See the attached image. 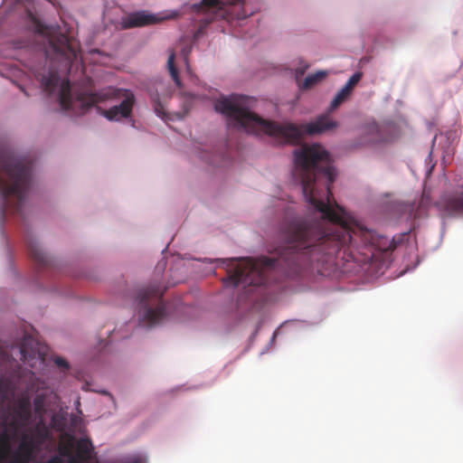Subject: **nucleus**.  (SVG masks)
<instances>
[{
	"label": "nucleus",
	"instance_id": "1",
	"mask_svg": "<svg viewBox=\"0 0 463 463\" xmlns=\"http://www.w3.org/2000/svg\"><path fill=\"white\" fill-rule=\"evenodd\" d=\"M294 157V176L301 184L305 199L328 222L295 218L283 223L279 235L285 246L278 250L277 258L222 260L229 274L225 284L245 288L266 285L273 272L294 279L330 262L341 252L342 259L357 260L355 252L362 249L382 250L376 234L347 216L335 201L330 185L336 170L329 153L319 144L303 145L295 149ZM396 247L393 239L383 250L392 251Z\"/></svg>",
	"mask_w": 463,
	"mask_h": 463
},
{
	"label": "nucleus",
	"instance_id": "2",
	"mask_svg": "<svg viewBox=\"0 0 463 463\" xmlns=\"http://www.w3.org/2000/svg\"><path fill=\"white\" fill-rule=\"evenodd\" d=\"M247 99L244 96L232 95L215 102L216 111L232 119L248 133L260 135L261 133L279 138L283 142H297L304 133L320 134L337 127V122L328 115H322L316 121L297 126L292 123L278 124L265 120L251 112L246 107Z\"/></svg>",
	"mask_w": 463,
	"mask_h": 463
},
{
	"label": "nucleus",
	"instance_id": "3",
	"mask_svg": "<svg viewBox=\"0 0 463 463\" xmlns=\"http://www.w3.org/2000/svg\"><path fill=\"white\" fill-rule=\"evenodd\" d=\"M119 99L122 100L118 105H115L109 109L97 107L99 114L109 121H119L131 117L136 98L130 90L109 86L96 92L80 91L72 96L69 80H63L59 94V102L61 109L71 110L76 115L85 114L98 103Z\"/></svg>",
	"mask_w": 463,
	"mask_h": 463
},
{
	"label": "nucleus",
	"instance_id": "4",
	"mask_svg": "<svg viewBox=\"0 0 463 463\" xmlns=\"http://www.w3.org/2000/svg\"><path fill=\"white\" fill-rule=\"evenodd\" d=\"M32 162L16 156L6 147L0 148V195L1 213H17L25 201L31 183Z\"/></svg>",
	"mask_w": 463,
	"mask_h": 463
},
{
	"label": "nucleus",
	"instance_id": "5",
	"mask_svg": "<svg viewBox=\"0 0 463 463\" xmlns=\"http://www.w3.org/2000/svg\"><path fill=\"white\" fill-rule=\"evenodd\" d=\"M165 288L159 283H152L139 290L137 300L140 320L147 326L163 322L166 316L163 301Z\"/></svg>",
	"mask_w": 463,
	"mask_h": 463
},
{
	"label": "nucleus",
	"instance_id": "6",
	"mask_svg": "<svg viewBox=\"0 0 463 463\" xmlns=\"http://www.w3.org/2000/svg\"><path fill=\"white\" fill-rule=\"evenodd\" d=\"M226 5L242 6L243 2L241 0H202L199 4L192 5V10L197 14H205L207 17L203 21L209 24L219 16L224 17L231 12L226 10Z\"/></svg>",
	"mask_w": 463,
	"mask_h": 463
},
{
	"label": "nucleus",
	"instance_id": "7",
	"mask_svg": "<svg viewBox=\"0 0 463 463\" xmlns=\"http://www.w3.org/2000/svg\"><path fill=\"white\" fill-rule=\"evenodd\" d=\"M50 47L52 52L66 63L71 64L77 58L79 43L73 38L64 33L53 35L49 39Z\"/></svg>",
	"mask_w": 463,
	"mask_h": 463
},
{
	"label": "nucleus",
	"instance_id": "8",
	"mask_svg": "<svg viewBox=\"0 0 463 463\" xmlns=\"http://www.w3.org/2000/svg\"><path fill=\"white\" fill-rule=\"evenodd\" d=\"M436 205L444 215L463 216V190L444 193Z\"/></svg>",
	"mask_w": 463,
	"mask_h": 463
},
{
	"label": "nucleus",
	"instance_id": "9",
	"mask_svg": "<svg viewBox=\"0 0 463 463\" xmlns=\"http://www.w3.org/2000/svg\"><path fill=\"white\" fill-rule=\"evenodd\" d=\"M162 21L163 18L156 14H150L146 11H138L123 17L120 24L122 29H130L156 24Z\"/></svg>",
	"mask_w": 463,
	"mask_h": 463
},
{
	"label": "nucleus",
	"instance_id": "10",
	"mask_svg": "<svg viewBox=\"0 0 463 463\" xmlns=\"http://www.w3.org/2000/svg\"><path fill=\"white\" fill-rule=\"evenodd\" d=\"M10 430H13L14 435L17 430V424L15 420H10L9 410L1 411L0 420V450L7 452L11 448V440L13 435L10 433Z\"/></svg>",
	"mask_w": 463,
	"mask_h": 463
},
{
	"label": "nucleus",
	"instance_id": "11",
	"mask_svg": "<svg viewBox=\"0 0 463 463\" xmlns=\"http://www.w3.org/2000/svg\"><path fill=\"white\" fill-rule=\"evenodd\" d=\"M38 447L33 436L24 435L12 463H28L33 458L35 448Z\"/></svg>",
	"mask_w": 463,
	"mask_h": 463
},
{
	"label": "nucleus",
	"instance_id": "12",
	"mask_svg": "<svg viewBox=\"0 0 463 463\" xmlns=\"http://www.w3.org/2000/svg\"><path fill=\"white\" fill-rule=\"evenodd\" d=\"M28 250L32 259L40 266L46 267L49 264L48 256L42 250L41 246L36 241L28 242Z\"/></svg>",
	"mask_w": 463,
	"mask_h": 463
},
{
	"label": "nucleus",
	"instance_id": "13",
	"mask_svg": "<svg viewBox=\"0 0 463 463\" xmlns=\"http://www.w3.org/2000/svg\"><path fill=\"white\" fill-rule=\"evenodd\" d=\"M60 82V77L56 71H50L46 75H43L41 83L43 90L49 94L52 93Z\"/></svg>",
	"mask_w": 463,
	"mask_h": 463
},
{
	"label": "nucleus",
	"instance_id": "14",
	"mask_svg": "<svg viewBox=\"0 0 463 463\" xmlns=\"http://www.w3.org/2000/svg\"><path fill=\"white\" fill-rule=\"evenodd\" d=\"M77 455L80 459H89L93 451V445L90 439L81 438L76 443Z\"/></svg>",
	"mask_w": 463,
	"mask_h": 463
},
{
	"label": "nucleus",
	"instance_id": "15",
	"mask_svg": "<svg viewBox=\"0 0 463 463\" xmlns=\"http://www.w3.org/2000/svg\"><path fill=\"white\" fill-rule=\"evenodd\" d=\"M327 76V71H318L314 74L308 75L299 86L301 90H309L322 81Z\"/></svg>",
	"mask_w": 463,
	"mask_h": 463
},
{
	"label": "nucleus",
	"instance_id": "16",
	"mask_svg": "<svg viewBox=\"0 0 463 463\" xmlns=\"http://www.w3.org/2000/svg\"><path fill=\"white\" fill-rule=\"evenodd\" d=\"M31 402L29 399H21L18 402L15 413L22 420H28L31 417Z\"/></svg>",
	"mask_w": 463,
	"mask_h": 463
},
{
	"label": "nucleus",
	"instance_id": "17",
	"mask_svg": "<svg viewBox=\"0 0 463 463\" xmlns=\"http://www.w3.org/2000/svg\"><path fill=\"white\" fill-rule=\"evenodd\" d=\"M352 91L348 90L345 87H343L333 99L329 111L336 109L341 104H343L351 96Z\"/></svg>",
	"mask_w": 463,
	"mask_h": 463
},
{
	"label": "nucleus",
	"instance_id": "18",
	"mask_svg": "<svg viewBox=\"0 0 463 463\" xmlns=\"http://www.w3.org/2000/svg\"><path fill=\"white\" fill-rule=\"evenodd\" d=\"M175 53L174 52H172L168 57V61H167V67H168V71L170 72V75L172 77V79L174 80V81L175 82V84L180 87L181 86V80L179 78V73H178V70L175 64Z\"/></svg>",
	"mask_w": 463,
	"mask_h": 463
},
{
	"label": "nucleus",
	"instance_id": "19",
	"mask_svg": "<svg viewBox=\"0 0 463 463\" xmlns=\"http://www.w3.org/2000/svg\"><path fill=\"white\" fill-rule=\"evenodd\" d=\"M33 342V340L31 337L25 336L23 339L20 353H21V359L25 362L29 358L33 357L35 355V352L33 350L28 349V345H31Z\"/></svg>",
	"mask_w": 463,
	"mask_h": 463
},
{
	"label": "nucleus",
	"instance_id": "20",
	"mask_svg": "<svg viewBox=\"0 0 463 463\" xmlns=\"http://www.w3.org/2000/svg\"><path fill=\"white\" fill-rule=\"evenodd\" d=\"M36 437L34 439H36V444L40 446L45 439L49 438V430L44 425L38 424L36 426Z\"/></svg>",
	"mask_w": 463,
	"mask_h": 463
},
{
	"label": "nucleus",
	"instance_id": "21",
	"mask_svg": "<svg viewBox=\"0 0 463 463\" xmlns=\"http://www.w3.org/2000/svg\"><path fill=\"white\" fill-rule=\"evenodd\" d=\"M363 77V73L358 71L354 73L347 82L345 84L344 87H345L348 90L353 92L354 88L356 86V84L361 80Z\"/></svg>",
	"mask_w": 463,
	"mask_h": 463
},
{
	"label": "nucleus",
	"instance_id": "22",
	"mask_svg": "<svg viewBox=\"0 0 463 463\" xmlns=\"http://www.w3.org/2000/svg\"><path fill=\"white\" fill-rule=\"evenodd\" d=\"M74 438L72 436L70 437V440L67 444H61L59 447V452L61 456H70L71 453V449L73 448Z\"/></svg>",
	"mask_w": 463,
	"mask_h": 463
},
{
	"label": "nucleus",
	"instance_id": "23",
	"mask_svg": "<svg viewBox=\"0 0 463 463\" xmlns=\"http://www.w3.org/2000/svg\"><path fill=\"white\" fill-rule=\"evenodd\" d=\"M34 410L37 413L42 414L44 412V396L37 395L34 399Z\"/></svg>",
	"mask_w": 463,
	"mask_h": 463
},
{
	"label": "nucleus",
	"instance_id": "24",
	"mask_svg": "<svg viewBox=\"0 0 463 463\" xmlns=\"http://www.w3.org/2000/svg\"><path fill=\"white\" fill-rule=\"evenodd\" d=\"M54 363L59 367H62L63 369H66V370L69 369V367H70L68 362L61 357H56L54 359Z\"/></svg>",
	"mask_w": 463,
	"mask_h": 463
},
{
	"label": "nucleus",
	"instance_id": "25",
	"mask_svg": "<svg viewBox=\"0 0 463 463\" xmlns=\"http://www.w3.org/2000/svg\"><path fill=\"white\" fill-rule=\"evenodd\" d=\"M125 463H144V459L141 456H131L129 457Z\"/></svg>",
	"mask_w": 463,
	"mask_h": 463
},
{
	"label": "nucleus",
	"instance_id": "26",
	"mask_svg": "<svg viewBox=\"0 0 463 463\" xmlns=\"http://www.w3.org/2000/svg\"><path fill=\"white\" fill-rule=\"evenodd\" d=\"M308 67H309L308 64H305L303 66H300V67L297 68L296 69V77H297V79H298V77L304 75V73L308 69Z\"/></svg>",
	"mask_w": 463,
	"mask_h": 463
},
{
	"label": "nucleus",
	"instance_id": "27",
	"mask_svg": "<svg viewBox=\"0 0 463 463\" xmlns=\"http://www.w3.org/2000/svg\"><path fill=\"white\" fill-rule=\"evenodd\" d=\"M155 111L156 113L159 116V117H162L164 112H163V108L161 106L160 103H157L156 106H155Z\"/></svg>",
	"mask_w": 463,
	"mask_h": 463
},
{
	"label": "nucleus",
	"instance_id": "28",
	"mask_svg": "<svg viewBox=\"0 0 463 463\" xmlns=\"http://www.w3.org/2000/svg\"><path fill=\"white\" fill-rule=\"evenodd\" d=\"M48 463H62V460L59 457H53L48 461Z\"/></svg>",
	"mask_w": 463,
	"mask_h": 463
},
{
	"label": "nucleus",
	"instance_id": "29",
	"mask_svg": "<svg viewBox=\"0 0 463 463\" xmlns=\"http://www.w3.org/2000/svg\"><path fill=\"white\" fill-rule=\"evenodd\" d=\"M247 15L248 14L244 10H242L241 13L237 14L238 19H244L245 17H247Z\"/></svg>",
	"mask_w": 463,
	"mask_h": 463
},
{
	"label": "nucleus",
	"instance_id": "30",
	"mask_svg": "<svg viewBox=\"0 0 463 463\" xmlns=\"http://www.w3.org/2000/svg\"><path fill=\"white\" fill-rule=\"evenodd\" d=\"M39 32H40V33H43V26H42V25H40V24H39Z\"/></svg>",
	"mask_w": 463,
	"mask_h": 463
},
{
	"label": "nucleus",
	"instance_id": "31",
	"mask_svg": "<svg viewBox=\"0 0 463 463\" xmlns=\"http://www.w3.org/2000/svg\"><path fill=\"white\" fill-rule=\"evenodd\" d=\"M371 129H372V130H377V126H373V127L371 128Z\"/></svg>",
	"mask_w": 463,
	"mask_h": 463
}]
</instances>
